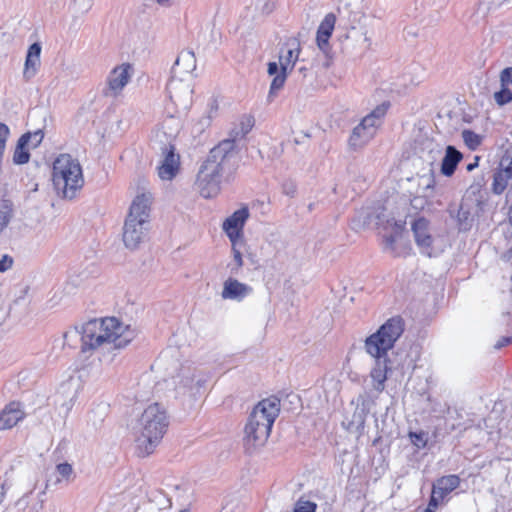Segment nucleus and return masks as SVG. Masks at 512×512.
Here are the masks:
<instances>
[{
	"label": "nucleus",
	"mask_w": 512,
	"mask_h": 512,
	"mask_svg": "<svg viewBox=\"0 0 512 512\" xmlns=\"http://www.w3.org/2000/svg\"><path fill=\"white\" fill-rule=\"evenodd\" d=\"M171 0H157V2L161 5H166V4H169Z\"/></svg>",
	"instance_id": "41"
},
{
	"label": "nucleus",
	"mask_w": 512,
	"mask_h": 512,
	"mask_svg": "<svg viewBox=\"0 0 512 512\" xmlns=\"http://www.w3.org/2000/svg\"><path fill=\"white\" fill-rule=\"evenodd\" d=\"M405 221H396L394 219L387 220L385 224L382 225L383 230L387 232L383 236V242L386 248L394 251L395 243L401 239L405 232Z\"/></svg>",
	"instance_id": "16"
},
{
	"label": "nucleus",
	"mask_w": 512,
	"mask_h": 512,
	"mask_svg": "<svg viewBox=\"0 0 512 512\" xmlns=\"http://www.w3.org/2000/svg\"><path fill=\"white\" fill-rule=\"evenodd\" d=\"M479 160H480V157L479 156H475L474 158V162L473 163H469L466 167V169L468 171H472L473 169H475L476 167H478V164H479Z\"/></svg>",
	"instance_id": "40"
},
{
	"label": "nucleus",
	"mask_w": 512,
	"mask_h": 512,
	"mask_svg": "<svg viewBox=\"0 0 512 512\" xmlns=\"http://www.w3.org/2000/svg\"><path fill=\"white\" fill-rule=\"evenodd\" d=\"M224 159H225V156H222L221 161H220L222 164H223Z\"/></svg>",
	"instance_id": "42"
},
{
	"label": "nucleus",
	"mask_w": 512,
	"mask_h": 512,
	"mask_svg": "<svg viewBox=\"0 0 512 512\" xmlns=\"http://www.w3.org/2000/svg\"><path fill=\"white\" fill-rule=\"evenodd\" d=\"M460 483L461 479L458 475H444L436 479L431 491L447 503L449 495L460 486Z\"/></svg>",
	"instance_id": "13"
},
{
	"label": "nucleus",
	"mask_w": 512,
	"mask_h": 512,
	"mask_svg": "<svg viewBox=\"0 0 512 512\" xmlns=\"http://www.w3.org/2000/svg\"><path fill=\"white\" fill-rule=\"evenodd\" d=\"M169 427V416L159 403L148 405L138 419L135 452L139 457L154 453Z\"/></svg>",
	"instance_id": "3"
},
{
	"label": "nucleus",
	"mask_w": 512,
	"mask_h": 512,
	"mask_svg": "<svg viewBox=\"0 0 512 512\" xmlns=\"http://www.w3.org/2000/svg\"><path fill=\"white\" fill-rule=\"evenodd\" d=\"M287 78V71L281 70V72L272 79L271 85H270V93H274L278 90H280Z\"/></svg>",
	"instance_id": "28"
},
{
	"label": "nucleus",
	"mask_w": 512,
	"mask_h": 512,
	"mask_svg": "<svg viewBox=\"0 0 512 512\" xmlns=\"http://www.w3.org/2000/svg\"><path fill=\"white\" fill-rule=\"evenodd\" d=\"M444 504H446V502L440 497H437V495L431 491L430 499L426 508L436 512L438 508Z\"/></svg>",
	"instance_id": "31"
},
{
	"label": "nucleus",
	"mask_w": 512,
	"mask_h": 512,
	"mask_svg": "<svg viewBox=\"0 0 512 512\" xmlns=\"http://www.w3.org/2000/svg\"><path fill=\"white\" fill-rule=\"evenodd\" d=\"M409 438H410L412 444L418 448H424L427 445L426 433L423 431L410 432Z\"/></svg>",
	"instance_id": "29"
},
{
	"label": "nucleus",
	"mask_w": 512,
	"mask_h": 512,
	"mask_svg": "<svg viewBox=\"0 0 512 512\" xmlns=\"http://www.w3.org/2000/svg\"><path fill=\"white\" fill-rule=\"evenodd\" d=\"M224 159H225V156H222L221 161H220L222 164H223Z\"/></svg>",
	"instance_id": "43"
},
{
	"label": "nucleus",
	"mask_w": 512,
	"mask_h": 512,
	"mask_svg": "<svg viewBox=\"0 0 512 512\" xmlns=\"http://www.w3.org/2000/svg\"><path fill=\"white\" fill-rule=\"evenodd\" d=\"M512 179V173L500 167L493 176L491 189L495 194H502Z\"/></svg>",
	"instance_id": "22"
},
{
	"label": "nucleus",
	"mask_w": 512,
	"mask_h": 512,
	"mask_svg": "<svg viewBox=\"0 0 512 512\" xmlns=\"http://www.w3.org/2000/svg\"><path fill=\"white\" fill-rule=\"evenodd\" d=\"M132 73L133 67L129 63H123L113 68L107 77V87L104 90V95L112 97L120 95L128 84Z\"/></svg>",
	"instance_id": "8"
},
{
	"label": "nucleus",
	"mask_w": 512,
	"mask_h": 512,
	"mask_svg": "<svg viewBox=\"0 0 512 512\" xmlns=\"http://www.w3.org/2000/svg\"><path fill=\"white\" fill-rule=\"evenodd\" d=\"M52 182L63 198L72 199L83 186L82 168L70 154H60L53 162Z\"/></svg>",
	"instance_id": "5"
},
{
	"label": "nucleus",
	"mask_w": 512,
	"mask_h": 512,
	"mask_svg": "<svg viewBox=\"0 0 512 512\" xmlns=\"http://www.w3.org/2000/svg\"><path fill=\"white\" fill-rule=\"evenodd\" d=\"M229 512H232V511H229Z\"/></svg>",
	"instance_id": "46"
},
{
	"label": "nucleus",
	"mask_w": 512,
	"mask_h": 512,
	"mask_svg": "<svg viewBox=\"0 0 512 512\" xmlns=\"http://www.w3.org/2000/svg\"><path fill=\"white\" fill-rule=\"evenodd\" d=\"M222 171V163L214 154L209 155L201 165L196 179V186L201 196L213 198L219 194Z\"/></svg>",
	"instance_id": "7"
},
{
	"label": "nucleus",
	"mask_w": 512,
	"mask_h": 512,
	"mask_svg": "<svg viewBox=\"0 0 512 512\" xmlns=\"http://www.w3.org/2000/svg\"><path fill=\"white\" fill-rule=\"evenodd\" d=\"M251 290L252 289L249 286L240 283L236 279L229 278L224 283L222 297L224 299L242 300L251 292Z\"/></svg>",
	"instance_id": "19"
},
{
	"label": "nucleus",
	"mask_w": 512,
	"mask_h": 512,
	"mask_svg": "<svg viewBox=\"0 0 512 512\" xmlns=\"http://www.w3.org/2000/svg\"><path fill=\"white\" fill-rule=\"evenodd\" d=\"M151 193H141L133 200L123 230V241L127 248H136L144 239L149 219Z\"/></svg>",
	"instance_id": "6"
},
{
	"label": "nucleus",
	"mask_w": 512,
	"mask_h": 512,
	"mask_svg": "<svg viewBox=\"0 0 512 512\" xmlns=\"http://www.w3.org/2000/svg\"><path fill=\"white\" fill-rule=\"evenodd\" d=\"M494 99L497 104L505 105L512 101V91L509 86H502V89L494 94Z\"/></svg>",
	"instance_id": "27"
},
{
	"label": "nucleus",
	"mask_w": 512,
	"mask_h": 512,
	"mask_svg": "<svg viewBox=\"0 0 512 512\" xmlns=\"http://www.w3.org/2000/svg\"><path fill=\"white\" fill-rule=\"evenodd\" d=\"M376 132L370 131L363 123H359L352 131L349 144L354 149L361 148L366 145L374 136Z\"/></svg>",
	"instance_id": "20"
},
{
	"label": "nucleus",
	"mask_w": 512,
	"mask_h": 512,
	"mask_svg": "<svg viewBox=\"0 0 512 512\" xmlns=\"http://www.w3.org/2000/svg\"><path fill=\"white\" fill-rule=\"evenodd\" d=\"M278 71V64L276 62H269L268 63V74L269 75H275Z\"/></svg>",
	"instance_id": "39"
},
{
	"label": "nucleus",
	"mask_w": 512,
	"mask_h": 512,
	"mask_svg": "<svg viewBox=\"0 0 512 512\" xmlns=\"http://www.w3.org/2000/svg\"><path fill=\"white\" fill-rule=\"evenodd\" d=\"M461 137L466 147L471 151L477 150L483 142V136L471 129H464L461 133Z\"/></svg>",
	"instance_id": "24"
},
{
	"label": "nucleus",
	"mask_w": 512,
	"mask_h": 512,
	"mask_svg": "<svg viewBox=\"0 0 512 512\" xmlns=\"http://www.w3.org/2000/svg\"><path fill=\"white\" fill-rule=\"evenodd\" d=\"M163 160L157 167V174L163 181L173 180L180 171V155L175 152L173 145H168L163 149Z\"/></svg>",
	"instance_id": "10"
},
{
	"label": "nucleus",
	"mask_w": 512,
	"mask_h": 512,
	"mask_svg": "<svg viewBox=\"0 0 512 512\" xmlns=\"http://www.w3.org/2000/svg\"><path fill=\"white\" fill-rule=\"evenodd\" d=\"M58 473L62 476L63 479L68 480L73 473V468L69 463H60L56 467Z\"/></svg>",
	"instance_id": "32"
},
{
	"label": "nucleus",
	"mask_w": 512,
	"mask_h": 512,
	"mask_svg": "<svg viewBox=\"0 0 512 512\" xmlns=\"http://www.w3.org/2000/svg\"><path fill=\"white\" fill-rule=\"evenodd\" d=\"M500 167L512 173V144L505 150L500 161Z\"/></svg>",
	"instance_id": "30"
},
{
	"label": "nucleus",
	"mask_w": 512,
	"mask_h": 512,
	"mask_svg": "<svg viewBox=\"0 0 512 512\" xmlns=\"http://www.w3.org/2000/svg\"><path fill=\"white\" fill-rule=\"evenodd\" d=\"M242 124L246 127L245 132H248L254 126V118L252 116H246L243 119Z\"/></svg>",
	"instance_id": "37"
},
{
	"label": "nucleus",
	"mask_w": 512,
	"mask_h": 512,
	"mask_svg": "<svg viewBox=\"0 0 512 512\" xmlns=\"http://www.w3.org/2000/svg\"><path fill=\"white\" fill-rule=\"evenodd\" d=\"M404 330V319L401 316H394L389 318L375 333L368 336L365 340L366 352L375 358V364L370 372V376L374 382V389L379 392L384 390L389 371L388 364L390 359L387 357V353L394 347Z\"/></svg>",
	"instance_id": "1"
},
{
	"label": "nucleus",
	"mask_w": 512,
	"mask_h": 512,
	"mask_svg": "<svg viewBox=\"0 0 512 512\" xmlns=\"http://www.w3.org/2000/svg\"><path fill=\"white\" fill-rule=\"evenodd\" d=\"M209 113L210 114H216L219 110V101H218V98L216 97H213L210 101H209Z\"/></svg>",
	"instance_id": "35"
},
{
	"label": "nucleus",
	"mask_w": 512,
	"mask_h": 512,
	"mask_svg": "<svg viewBox=\"0 0 512 512\" xmlns=\"http://www.w3.org/2000/svg\"><path fill=\"white\" fill-rule=\"evenodd\" d=\"M300 52L301 46L299 39L296 37L288 38L280 51V69L284 71H292L298 61Z\"/></svg>",
	"instance_id": "12"
},
{
	"label": "nucleus",
	"mask_w": 512,
	"mask_h": 512,
	"mask_svg": "<svg viewBox=\"0 0 512 512\" xmlns=\"http://www.w3.org/2000/svg\"><path fill=\"white\" fill-rule=\"evenodd\" d=\"M390 102L384 101L376 106L368 115H366L361 123L365 125L370 131L377 132L378 128L382 125L383 120L390 109Z\"/></svg>",
	"instance_id": "18"
},
{
	"label": "nucleus",
	"mask_w": 512,
	"mask_h": 512,
	"mask_svg": "<svg viewBox=\"0 0 512 512\" xmlns=\"http://www.w3.org/2000/svg\"><path fill=\"white\" fill-rule=\"evenodd\" d=\"M13 265V258L9 255H4L0 260V272H5Z\"/></svg>",
	"instance_id": "34"
},
{
	"label": "nucleus",
	"mask_w": 512,
	"mask_h": 512,
	"mask_svg": "<svg viewBox=\"0 0 512 512\" xmlns=\"http://www.w3.org/2000/svg\"><path fill=\"white\" fill-rule=\"evenodd\" d=\"M280 412V401L276 397L261 400L251 412L245 426V446L256 448L268 440L272 426Z\"/></svg>",
	"instance_id": "4"
},
{
	"label": "nucleus",
	"mask_w": 512,
	"mask_h": 512,
	"mask_svg": "<svg viewBox=\"0 0 512 512\" xmlns=\"http://www.w3.org/2000/svg\"><path fill=\"white\" fill-rule=\"evenodd\" d=\"M501 86H512V67L503 69L500 73Z\"/></svg>",
	"instance_id": "33"
},
{
	"label": "nucleus",
	"mask_w": 512,
	"mask_h": 512,
	"mask_svg": "<svg viewBox=\"0 0 512 512\" xmlns=\"http://www.w3.org/2000/svg\"><path fill=\"white\" fill-rule=\"evenodd\" d=\"M29 139H30L29 134H24L20 137L17 147L14 151V155H13V161L16 164H25L29 161L30 154L25 149V146L28 143Z\"/></svg>",
	"instance_id": "23"
},
{
	"label": "nucleus",
	"mask_w": 512,
	"mask_h": 512,
	"mask_svg": "<svg viewBox=\"0 0 512 512\" xmlns=\"http://www.w3.org/2000/svg\"><path fill=\"white\" fill-rule=\"evenodd\" d=\"M26 413L20 401H10L0 411V431L10 430L23 421Z\"/></svg>",
	"instance_id": "11"
},
{
	"label": "nucleus",
	"mask_w": 512,
	"mask_h": 512,
	"mask_svg": "<svg viewBox=\"0 0 512 512\" xmlns=\"http://www.w3.org/2000/svg\"><path fill=\"white\" fill-rule=\"evenodd\" d=\"M511 136H512V130H511Z\"/></svg>",
	"instance_id": "45"
},
{
	"label": "nucleus",
	"mask_w": 512,
	"mask_h": 512,
	"mask_svg": "<svg viewBox=\"0 0 512 512\" xmlns=\"http://www.w3.org/2000/svg\"><path fill=\"white\" fill-rule=\"evenodd\" d=\"M335 24L336 16L333 13L326 14L321 21L316 34V42L320 50L326 51L329 48V40L333 34Z\"/></svg>",
	"instance_id": "15"
},
{
	"label": "nucleus",
	"mask_w": 512,
	"mask_h": 512,
	"mask_svg": "<svg viewBox=\"0 0 512 512\" xmlns=\"http://www.w3.org/2000/svg\"><path fill=\"white\" fill-rule=\"evenodd\" d=\"M41 46L39 43H33L27 52L25 61V74L34 75L40 64Z\"/></svg>",
	"instance_id": "21"
},
{
	"label": "nucleus",
	"mask_w": 512,
	"mask_h": 512,
	"mask_svg": "<svg viewBox=\"0 0 512 512\" xmlns=\"http://www.w3.org/2000/svg\"><path fill=\"white\" fill-rule=\"evenodd\" d=\"M135 338V331L116 317H104L89 321L83 328L80 350L82 353L95 351L104 344L120 350Z\"/></svg>",
	"instance_id": "2"
},
{
	"label": "nucleus",
	"mask_w": 512,
	"mask_h": 512,
	"mask_svg": "<svg viewBox=\"0 0 512 512\" xmlns=\"http://www.w3.org/2000/svg\"><path fill=\"white\" fill-rule=\"evenodd\" d=\"M12 215V208L5 201H0V232L8 225Z\"/></svg>",
	"instance_id": "26"
},
{
	"label": "nucleus",
	"mask_w": 512,
	"mask_h": 512,
	"mask_svg": "<svg viewBox=\"0 0 512 512\" xmlns=\"http://www.w3.org/2000/svg\"><path fill=\"white\" fill-rule=\"evenodd\" d=\"M248 218L249 209L247 206H243L223 222L222 228L231 241L232 246H235L243 237L244 226Z\"/></svg>",
	"instance_id": "9"
},
{
	"label": "nucleus",
	"mask_w": 512,
	"mask_h": 512,
	"mask_svg": "<svg viewBox=\"0 0 512 512\" xmlns=\"http://www.w3.org/2000/svg\"><path fill=\"white\" fill-rule=\"evenodd\" d=\"M511 343H512V336L502 337L495 344V348L500 349L502 347L510 345Z\"/></svg>",
	"instance_id": "36"
},
{
	"label": "nucleus",
	"mask_w": 512,
	"mask_h": 512,
	"mask_svg": "<svg viewBox=\"0 0 512 512\" xmlns=\"http://www.w3.org/2000/svg\"><path fill=\"white\" fill-rule=\"evenodd\" d=\"M462 159L463 154L454 146L448 145L445 149V155L441 162V173L446 177H451L455 173L457 166Z\"/></svg>",
	"instance_id": "17"
},
{
	"label": "nucleus",
	"mask_w": 512,
	"mask_h": 512,
	"mask_svg": "<svg viewBox=\"0 0 512 512\" xmlns=\"http://www.w3.org/2000/svg\"><path fill=\"white\" fill-rule=\"evenodd\" d=\"M221 512H229V511H228V510H226V509H224V510H223V511H221Z\"/></svg>",
	"instance_id": "44"
},
{
	"label": "nucleus",
	"mask_w": 512,
	"mask_h": 512,
	"mask_svg": "<svg viewBox=\"0 0 512 512\" xmlns=\"http://www.w3.org/2000/svg\"><path fill=\"white\" fill-rule=\"evenodd\" d=\"M412 231L417 245L430 256L429 250L432 248L433 238L429 233L428 220L423 217L416 219L412 224Z\"/></svg>",
	"instance_id": "14"
},
{
	"label": "nucleus",
	"mask_w": 512,
	"mask_h": 512,
	"mask_svg": "<svg viewBox=\"0 0 512 512\" xmlns=\"http://www.w3.org/2000/svg\"><path fill=\"white\" fill-rule=\"evenodd\" d=\"M317 504L300 497L294 505L293 512H316Z\"/></svg>",
	"instance_id": "25"
},
{
	"label": "nucleus",
	"mask_w": 512,
	"mask_h": 512,
	"mask_svg": "<svg viewBox=\"0 0 512 512\" xmlns=\"http://www.w3.org/2000/svg\"><path fill=\"white\" fill-rule=\"evenodd\" d=\"M233 254H234V259L237 262V265L242 266V264H243L242 254L239 250L235 249V246H233Z\"/></svg>",
	"instance_id": "38"
}]
</instances>
